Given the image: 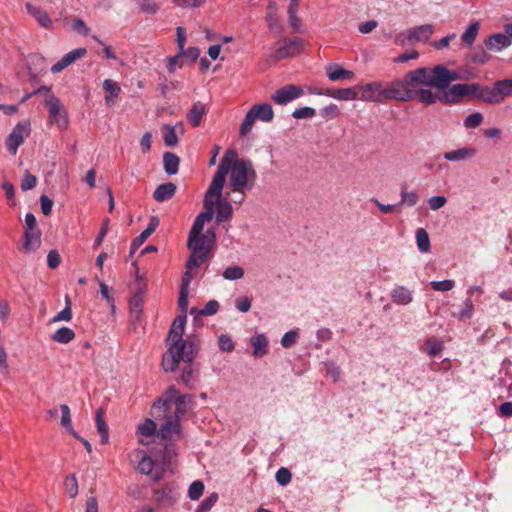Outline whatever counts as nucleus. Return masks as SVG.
<instances>
[{
  "label": "nucleus",
  "instance_id": "1a4fd4ad",
  "mask_svg": "<svg viewBox=\"0 0 512 512\" xmlns=\"http://www.w3.org/2000/svg\"><path fill=\"white\" fill-rule=\"evenodd\" d=\"M304 41L299 37L285 38L276 43L275 57L276 59H284L298 54L303 46Z\"/></svg>",
  "mask_w": 512,
  "mask_h": 512
},
{
  "label": "nucleus",
  "instance_id": "603ef678",
  "mask_svg": "<svg viewBox=\"0 0 512 512\" xmlns=\"http://www.w3.org/2000/svg\"><path fill=\"white\" fill-rule=\"evenodd\" d=\"M72 319V310L70 307V300L66 298V306L63 310L58 312L52 319V322L70 321Z\"/></svg>",
  "mask_w": 512,
  "mask_h": 512
},
{
  "label": "nucleus",
  "instance_id": "4c0bfd02",
  "mask_svg": "<svg viewBox=\"0 0 512 512\" xmlns=\"http://www.w3.org/2000/svg\"><path fill=\"white\" fill-rule=\"evenodd\" d=\"M61 411V425L69 432L73 437L80 438V435L73 429L70 408L66 404L60 405Z\"/></svg>",
  "mask_w": 512,
  "mask_h": 512
},
{
  "label": "nucleus",
  "instance_id": "8fccbe9b",
  "mask_svg": "<svg viewBox=\"0 0 512 512\" xmlns=\"http://www.w3.org/2000/svg\"><path fill=\"white\" fill-rule=\"evenodd\" d=\"M204 491V484L200 480L194 481L188 489V497L191 500H198Z\"/></svg>",
  "mask_w": 512,
  "mask_h": 512
},
{
  "label": "nucleus",
  "instance_id": "bf43d9fd",
  "mask_svg": "<svg viewBox=\"0 0 512 512\" xmlns=\"http://www.w3.org/2000/svg\"><path fill=\"white\" fill-rule=\"evenodd\" d=\"M219 348L224 352H231L234 350V342L232 338L227 334H221L218 339Z\"/></svg>",
  "mask_w": 512,
  "mask_h": 512
},
{
  "label": "nucleus",
  "instance_id": "3c124183",
  "mask_svg": "<svg viewBox=\"0 0 512 512\" xmlns=\"http://www.w3.org/2000/svg\"><path fill=\"white\" fill-rule=\"evenodd\" d=\"M430 285L435 291L446 292L454 288L455 282L451 279H446L442 281H432Z\"/></svg>",
  "mask_w": 512,
  "mask_h": 512
},
{
  "label": "nucleus",
  "instance_id": "6e6552de",
  "mask_svg": "<svg viewBox=\"0 0 512 512\" xmlns=\"http://www.w3.org/2000/svg\"><path fill=\"white\" fill-rule=\"evenodd\" d=\"M218 198H209V191L207 190L204 196V207L205 211L200 213L194 220L192 228L189 232V237H195L197 234H201L204 228L205 222H209L213 218L214 203Z\"/></svg>",
  "mask_w": 512,
  "mask_h": 512
},
{
  "label": "nucleus",
  "instance_id": "a211bd4d",
  "mask_svg": "<svg viewBox=\"0 0 512 512\" xmlns=\"http://www.w3.org/2000/svg\"><path fill=\"white\" fill-rule=\"evenodd\" d=\"M27 13L31 15L36 22L45 29L53 28V21L48 13L39 6H35L32 3H26L25 5Z\"/></svg>",
  "mask_w": 512,
  "mask_h": 512
},
{
  "label": "nucleus",
  "instance_id": "c85d7f7f",
  "mask_svg": "<svg viewBox=\"0 0 512 512\" xmlns=\"http://www.w3.org/2000/svg\"><path fill=\"white\" fill-rule=\"evenodd\" d=\"M159 225V219L156 216L150 218L148 226L136 237L131 244V253L141 246L146 239L156 230Z\"/></svg>",
  "mask_w": 512,
  "mask_h": 512
},
{
  "label": "nucleus",
  "instance_id": "e2e57ef3",
  "mask_svg": "<svg viewBox=\"0 0 512 512\" xmlns=\"http://www.w3.org/2000/svg\"><path fill=\"white\" fill-rule=\"evenodd\" d=\"M466 98L470 100H477L480 93L481 85L478 83H465Z\"/></svg>",
  "mask_w": 512,
  "mask_h": 512
},
{
  "label": "nucleus",
  "instance_id": "b1692460",
  "mask_svg": "<svg viewBox=\"0 0 512 512\" xmlns=\"http://www.w3.org/2000/svg\"><path fill=\"white\" fill-rule=\"evenodd\" d=\"M326 96L342 101L357 100V86L349 88L328 89L326 90Z\"/></svg>",
  "mask_w": 512,
  "mask_h": 512
},
{
  "label": "nucleus",
  "instance_id": "ddd939ff",
  "mask_svg": "<svg viewBox=\"0 0 512 512\" xmlns=\"http://www.w3.org/2000/svg\"><path fill=\"white\" fill-rule=\"evenodd\" d=\"M136 435L140 444L149 445L159 436L156 422L150 418L144 419L138 424Z\"/></svg>",
  "mask_w": 512,
  "mask_h": 512
},
{
  "label": "nucleus",
  "instance_id": "a18cd8bd",
  "mask_svg": "<svg viewBox=\"0 0 512 512\" xmlns=\"http://www.w3.org/2000/svg\"><path fill=\"white\" fill-rule=\"evenodd\" d=\"M484 121V115L481 112H474L465 117L463 125L466 129H476Z\"/></svg>",
  "mask_w": 512,
  "mask_h": 512
},
{
  "label": "nucleus",
  "instance_id": "473e14b6",
  "mask_svg": "<svg viewBox=\"0 0 512 512\" xmlns=\"http://www.w3.org/2000/svg\"><path fill=\"white\" fill-rule=\"evenodd\" d=\"M192 403V396L188 394L180 395L176 399V401L173 403V406L175 408L174 413L172 416L177 417L181 419L182 416H184L187 411L190 409Z\"/></svg>",
  "mask_w": 512,
  "mask_h": 512
},
{
  "label": "nucleus",
  "instance_id": "ea45409f",
  "mask_svg": "<svg viewBox=\"0 0 512 512\" xmlns=\"http://www.w3.org/2000/svg\"><path fill=\"white\" fill-rule=\"evenodd\" d=\"M479 29L480 24L477 21L471 22L468 25L465 32L461 36V39L466 46L471 47L473 45L479 33Z\"/></svg>",
  "mask_w": 512,
  "mask_h": 512
},
{
  "label": "nucleus",
  "instance_id": "72a5a7b5",
  "mask_svg": "<svg viewBox=\"0 0 512 512\" xmlns=\"http://www.w3.org/2000/svg\"><path fill=\"white\" fill-rule=\"evenodd\" d=\"M103 88L107 92V95L105 96L106 104L109 106L113 105L121 91L119 84L111 79H106L103 82Z\"/></svg>",
  "mask_w": 512,
  "mask_h": 512
},
{
  "label": "nucleus",
  "instance_id": "5fc2aeb1",
  "mask_svg": "<svg viewBox=\"0 0 512 512\" xmlns=\"http://www.w3.org/2000/svg\"><path fill=\"white\" fill-rule=\"evenodd\" d=\"M192 361H186V363H188L187 366H185L183 369H182V372H181V375H180V380L185 384V385H189L190 382L192 381L193 379V373H194V369L192 367ZM180 362H185V360H180Z\"/></svg>",
  "mask_w": 512,
  "mask_h": 512
},
{
  "label": "nucleus",
  "instance_id": "cd10ccee",
  "mask_svg": "<svg viewBox=\"0 0 512 512\" xmlns=\"http://www.w3.org/2000/svg\"><path fill=\"white\" fill-rule=\"evenodd\" d=\"M250 343L253 347V355L255 357L261 358L268 354V338L265 334H255L251 337Z\"/></svg>",
  "mask_w": 512,
  "mask_h": 512
},
{
  "label": "nucleus",
  "instance_id": "39448f33",
  "mask_svg": "<svg viewBox=\"0 0 512 512\" xmlns=\"http://www.w3.org/2000/svg\"><path fill=\"white\" fill-rule=\"evenodd\" d=\"M274 118V111L270 104L261 103L253 105L246 113L239 129V133L242 137L248 135L256 120L262 122H271Z\"/></svg>",
  "mask_w": 512,
  "mask_h": 512
},
{
  "label": "nucleus",
  "instance_id": "f8f14e48",
  "mask_svg": "<svg viewBox=\"0 0 512 512\" xmlns=\"http://www.w3.org/2000/svg\"><path fill=\"white\" fill-rule=\"evenodd\" d=\"M158 434L165 440L179 438L181 435L180 419L172 416L171 412H165L164 422L160 425Z\"/></svg>",
  "mask_w": 512,
  "mask_h": 512
},
{
  "label": "nucleus",
  "instance_id": "338daca9",
  "mask_svg": "<svg viewBox=\"0 0 512 512\" xmlns=\"http://www.w3.org/2000/svg\"><path fill=\"white\" fill-rule=\"evenodd\" d=\"M218 495L216 493L208 496L199 506L198 512H208L217 502Z\"/></svg>",
  "mask_w": 512,
  "mask_h": 512
},
{
  "label": "nucleus",
  "instance_id": "f3484780",
  "mask_svg": "<svg viewBox=\"0 0 512 512\" xmlns=\"http://www.w3.org/2000/svg\"><path fill=\"white\" fill-rule=\"evenodd\" d=\"M86 54L87 50L83 47L69 51L51 67V72L54 74L61 72L66 67L74 63L76 60L84 57Z\"/></svg>",
  "mask_w": 512,
  "mask_h": 512
},
{
  "label": "nucleus",
  "instance_id": "a19ab883",
  "mask_svg": "<svg viewBox=\"0 0 512 512\" xmlns=\"http://www.w3.org/2000/svg\"><path fill=\"white\" fill-rule=\"evenodd\" d=\"M75 338V332L69 327H61L56 330L51 339L57 343L67 344Z\"/></svg>",
  "mask_w": 512,
  "mask_h": 512
},
{
  "label": "nucleus",
  "instance_id": "c756f323",
  "mask_svg": "<svg viewBox=\"0 0 512 512\" xmlns=\"http://www.w3.org/2000/svg\"><path fill=\"white\" fill-rule=\"evenodd\" d=\"M176 189V185L172 182L163 183L156 187L153 192V198L157 202H164L175 195Z\"/></svg>",
  "mask_w": 512,
  "mask_h": 512
},
{
  "label": "nucleus",
  "instance_id": "c9c22d12",
  "mask_svg": "<svg viewBox=\"0 0 512 512\" xmlns=\"http://www.w3.org/2000/svg\"><path fill=\"white\" fill-rule=\"evenodd\" d=\"M180 159L177 155L171 152H166L163 155L164 170L168 175H174L179 170Z\"/></svg>",
  "mask_w": 512,
  "mask_h": 512
},
{
  "label": "nucleus",
  "instance_id": "393cba45",
  "mask_svg": "<svg viewBox=\"0 0 512 512\" xmlns=\"http://www.w3.org/2000/svg\"><path fill=\"white\" fill-rule=\"evenodd\" d=\"M392 301L397 305H408L413 301V293L404 286H395L390 293Z\"/></svg>",
  "mask_w": 512,
  "mask_h": 512
},
{
  "label": "nucleus",
  "instance_id": "6ab92c4d",
  "mask_svg": "<svg viewBox=\"0 0 512 512\" xmlns=\"http://www.w3.org/2000/svg\"><path fill=\"white\" fill-rule=\"evenodd\" d=\"M476 153V148L465 146L445 152L443 158L449 162H463L472 159Z\"/></svg>",
  "mask_w": 512,
  "mask_h": 512
},
{
  "label": "nucleus",
  "instance_id": "bb28decb",
  "mask_svg": "<svg viewBox=\"0 0 512 512\" xmlns=\"http://www.w3.org/2000/svg\"><path fill=\"white\" fill-rule=\"evenodd\" d=\"M486 47L489 50L501 51L511 45V39L508 34H492L485 41Z\"/></svg>",
  "mask_w": 512,
  "mask_h": 512
},
{
  "label": "nucleus",
  "instance_id": "c03bdc74",
  "mask_svg": "<svg viewBox=\"0 0 512 512\" xmlns=\"http://www.w3.org/2000/svg\"><path fill=\"white\" fill-rule=\"evenodd\" d=\"M222 277L225 280H229V281H235V280L242 279L244 277V269L238 265L228 266L222 272Z\"/></svg>",
  "mask_w": 512,
  "mask_h": 512
},
{
  "label": "nucleus",
  "instance_id": "dca6fc26",
  "mask_svg": "<svg viewBox=\"0 0 512 512\" xmlns=\"http://www.w3.org/2000/svg\"><path fill=\"white\" fill-rule=\"evenodd\" d=\"M162 137L166 146L174 147L178 144V135H183L185 132L184 124L177 122L175 125L165 124L162 126Z\"/></svg>",
  "mask_w": 512,
  "mask_h": 512
},
{
  "label": "nucleus",
  "instance_id": "4be33fe9",
  "mask_svg": "<svg viewBox=\"0 0 512 512\" xmlns=\"http://www.w3.org/2000/svg\"><path fill=\"white\" fill-rule=\"evenodd\" d=\"M214 208H216V221L218 223L229 220L232 217L233 207L227 199L222 198V194L215 201Z\"/></svg>",
  "mask_w": 512,
  "mask_h": 512
},
{
  "label": "nucleus",
  "instance_id": "a878e982",
  "mask_svg": "<svg viewBox=\"0 0 512 512\" xmlns=\"http://www.w3.org/2000/svg\"><path fill=\"white\" fill-rule=\"evenodd\" d=\"M478 101L489 105L501 104V98L498 95L496 85L494 84L493 87L481 85Z\"/></svg>",
  "mask_w": 512,
  "mask_h": 512
},
{
  "label": "nucleus",
  "instance_id": "864d4df0",
  "mask_svg": "<svg viewBox=\"0 0 512 512\" xmlns=\"http://www.w3.org/2000/svg\"><path fill=\"white\" fill-rule=\"evenodd\" d=\"M177 455L176 446L173 444H167L164 447V454L161 459L163 466L170 465L172 463L173 458Z\"/></svg>",
  "mask_w": 512,
  "mask_h": 512
},
{
  "label": "nucleus",
  "instance_id": "58836bf2",
  "mask_svg": "<svg viewBox=\"0 0 512 512\" xmlns=\"http://www.w3.org/2000/svg\"><path fill=\"white\" fill-rule=\"evenodd\" d=\"M104 411L99 408L95 414L97 430L101 436V443L107 444L109 442L108 426L103 418Z\"/></svg>",
  "mask_w": 512,
  "mask_h": 512
},
{
  "label": "nucleus",
  "instance_id": "2eb2a0df",
  "mask_svg": "<svg viewBox=\"0 0 512 512\" xmlns=\"http://www.w3.org/2000/svg\"><path fill=\"white\" fill-rule=\"evenodd\" d=\"M216 235L214 230H207L205 233L197 234V236L188 238V248H200V251L209 253L212 245L214 244Z\"/></svg>",
  "mask_w": 512,
  "mask_h": 512
},
{
  "label": "nucleus",
  "instance_id": "20e7f679",
  "mask_svg": "<svg viewBox=\"0 0 512 512\" xmlns=\"http://www.w3.org/2000/svg\"><path fill=\"white\" fill-rule=\"evenodd\" d=\"M465 83L448 84L443 88H431V91H422L423 105L431 106L438 102L457 104L466 98Z\"/></svg>",
  "mask_w": 512,
  "mask_h": 512
},
{
  "label": "nucleus",
  "instance_id": "0eeeda50",
  "mask_svg": "<svg viewBox=\"0 0 512 512\" xmlns=\"http://www.w3.org/2000/svg\"><path fill=\"white\" fill-rule=\"evenodd\" d=\"M358 99L366 102L384 103L388 101L386 86L380 81H373L364 85L357 86Z\"/></svg>",
  "mask_w": 512,
  "mask_h": 512
},
{
  "label": "nucleus",
  "instance_id": "423d86ee",
  "mask_svg": "<svg viewBox=\"0 0 512 512\" xmlns=\"http://www.w3.org/2000/svg\"><path fill=\"white\" fill-rule=\"evenodd\" d=\"M45 105L49 111V124L56 125L60 130H66L69 124L67 112L61 101L53 94L45 99Z\"/></svg>",
  "mask_w": 512,
  "mask_h": 512
},
{
  "label": "nucleus",
  "instance_id": "7c9ffc66",
  "mask_svg": "<svg viewBox=\"0 0 512 512\" xmlns=\"http://www.w3.org/2000/svg\"><path fill=\"white\" fill-rule=\"evenodd\" d=\"M412 41L414 42H427L434 32V26L431 24H424L410 28Z\"/></svg>",
  "mask_w": 512,
  "mask_h": 512
},
{
  "label": "nucleus",
  "instance_id": "052dcab7",
  "mask_svg": "<svg viewBox=\"0 0 512 512\" xmlns=\"http://www.w3.org/2000/svg\"><path fill=\"white\" fill-rule=\"evenodd\" d=\"M316 111L311 107H301L297 108L293 111L292 116L295 119H308L312 118L315 115Z\"/></svg>",
  "mask_w": 512,
  "mask_h": 512
},
{
  "label": "nucleus",
  "instance_id": "f03ea898",
  "mask_svg": "<svg viewBox=\"0 0 512 512\" xmlns=\"http://www.w3.org/2000/svg\"><path fill=\"white\" fill-rule=\"evenodd\" d=\"M191 280V273L185 271L178 298V306L182 314L175 318L170 327L169 334L166 338L167 351L162 357L161 365L165 372L176 371L180 360L191 361L196 357L199 350V342L196 337L189 336L183 339L187 320L186 311L188 309V294Z\"/></svg>",
  "mask_w": 512,
  "mask_h": 512
},
{
  "label": "nucleus",
  "instance_id": "9d476101",
  "mask_svg": "<svg viewBox=\"0 0 512 512\" xmlns=\"http://www.w3.org/2000/svg\"><path fill=\"white\" fill-rule=\"evenodd\" d=\"M128 459L134 468L141 474L148 475L152 472L155 462L146 451L136 448L128 454Z\"/></svg>",
  "mask_w": 512,
  "mask_h": 512
},
{
  "label": "nucleus",
  "instance_id": "9b49d317",
  "mask_svg": "<svg viewBox=\"0 0 512 512\" xmlns=\"http://www.w3.org/2000/svg\"><path fill=\"white\" fill-rule=\"evenodd\" d=\"M30 122L23 121L18 123L9 134L7 138V149L13 155L17 153L19 146L24 142V139L30 134Z\"/></svg>",
  "mask_w": 512,
  "mask_h": 512
},
{
  "label": "nucleus",
  "instance_id": "09e8293b",
  "mask_svg": "<svg viewBox=\"0 0 512 512\" xmlns=\"http://www.w3.org/2000/svg\"><path fill=\"white\" fill-rule=\"evenodd\" d=\"M64 486L66 492L71 498H74L78 494V482L74 474L68 475L64 480Z\"/></svg>",
  "mask_w": 512,
  "mask_h": 512
},
{
  "label": "nucleus",
  "instance_id": "de8ad7c7",
  "mask_svg": "<svg viewBox=\"0 0 512 512\" xmlns=\"http://www.w3.org/2000/svg\"><path fill=\"white\" fill-rule=\"evenodd\" d=\"M218 310H219L218 301L210 300L205 304L204 308L202 310H200L199 312H197V310L195 308H192L191 314L197 313V314L203 315V316H211V315L216 314Z\"/></svg>",
  "mask_w": 512,
  "mask_h": 512
},
{
  "label": "nucleus",
  "instance_id": "2f4dec72",
  "mask_svg": "<svg viewBox=\"0 0 512 512\" xmlns=\"http://www.w3.org/2000/svg\"><path fill=\"white\" fill-rule=\"evenodd\" d=\"M206 114V109L204 104L201 102H195L191 109L187 113V120L191 124L193 128L200 126L204 115Z\"/></svg>",
  "mask_w": 512,
  "mask_h": 512
},
{
  "label": "nucleus",
  "instance_id": "79ce46f5",
  "mask_svg": "<svg viewBox=\"0 0 512 512\" xmlns=\"http://www.w3.org/2000/svg\"><path fill=\"white\" fill-rule=\"evenodd\" d=\"M416 244L417 248L421 253H428L430 251V238L427 231L424 228L416 230Z\"/></svg>",
  "mask_w": 512,
  "mask_h": 512
},
{
  "label": "nucleus",
  "instance_id": "49530a36",
  "mask_svg": "<svg viewBox=\"0 0 512 512\" xmlns=\"http://www.w3.org/2000/svg\"><path fill=\"white\" fill-rule=\"evenodd\" d=\"M400 196H401V200L398 205L406 204L409 207H412V206L416 205L417 202L419 201V194L414 190L407 191L405 189H402Z\"/></svg>",
  "mask_w": 512,
  "mask_h": 512
},
{
  "label": "nucleus",
  "instance_id": "6e6d98bb",
  "mask_svg": "<svg viewBox=\"0 0 512 512\" xmlns=\"http://www.w3.org/2000/svg\"><path fill=\"white\" fill-rule=\"evenodd\" d=\"M298 336L299 334L297 329H293L286 332L281 339V345L284 348H289L293 346L297 342Z\"/></svg>",
  "mask_w": 512,
  "mask_h": 512
},
{
  "label": "nucleus",
  "instance_id": "0e129e2a",
  "mask_svg": "<svg viewBox=\"0 0 512 512\" xmlns=\"http://www.w3.org/2000/svg\"><path fill=\"white\" fill-rule=\"evenodd\" d=\"M320 115L325 118H336L339 115V108L335 104H329L320 110Z\"/></svg>",
  "mask_w": 512,
  "mask_h": 512
},
{
  "label": "nucleus",
  "instance_id": "f704fd0d",
  "mask_svg": "<svg viewBox=\"0 0 512 512\" xmlns=\"http://www.w3.org/2000/svg\"><path fill=\"white\" fill-rule=\"evenodd\" d=\"M190 251H191V255L186 264V271H188L189 273L192 269L201 266L206 261L208 254H209V253L200 251V248H197V250L190 249Z\"/></svg>",
  "mask_w": 512,
  "mask_h": 512
},
{
  "label": "nucleus",
  "instance_id": "69168bd1",
  "mask_svg": "<svg viewBox=\"0 0 512 512\" xmlns=\"http://www.w3.org/2000/svg\"><path fill=\"white\" fill-rule=\"evenodd\" d=\"M37 179L34 175L26 172L22 181H21V189L23 191L31 190L36 186Z\"/></svg>",
  "mask_w": 512,
  "mask_h": 512
},
{
  "label": "nucleus",
  "instance_id": "5701e85b",
  "mask_svg": "<svg viewBox=\"0 0 512 512\" xmlns=\"http://www.w3.org/2000/svg\"><path fill=\"white\" fill-rule=\"evenodd\" d=\"M180 395L179 391L174 386H171L164 392L162 397L154 403V407L161 406L164 412H171L173 403Z\"/></svg>",
  "mask_w": 512,
  "mask_h": 512
},
{
  "label": "nucleus",
  "instance_id": "4d7b16f0",
  "mask_svg": "<svg viewBox=\"0 0 512 512\" xmlns=\"http://www.w3.org/2000/svg\"><path fill=\"white\" fill-rule=\"evenodd\" d=\"M427 202L431 210L437 211L447 204V198L443 195H436L430 197Z\"/></svg>",
  "mask_w": 512,
  "mask_h": 512
},
{
  "label": "nucleus",
  "instance_id": "4468645a",
  "mask_svg": "<svg viewBox=\"0 0 512 512\" xmlns=\"http://www.w3.org/2000/svg\"><path fill=\"white\" fill-rule=\"evenodd\" d=\"M304 93L301 87L289 84L276 90L271 99L278 105H286L287 103L299 98Z\"/></svg>",
  "mask_w": 512,
  "mask_h": 512
},
{
  "label": "nucleus",
  "instance_id": "7ed1b4c3",
  "mask_svg": "<svg viewBox=\"0 0 512 512\" xmlns=\"http://www.w3.org/2000/svg\"><path fill=\"white\" fill-rule=\"evenodd\" d=\"M227 175H229L231 189L242 195L254 187L257 179V173L252 162L248 159L239 158L236 151L229 149L222 157L207 189L209 191V198L212 196L215 198L220 197Z\"/></svg>",
  "mask_w": 512,
  "mask_h": 512
},
{
  "label": "nucleus",
  "instance_id": "774afa93",
  "mask_svg": "<svg viewBox=\"0 0 512 512\" xmlns=\"http://www.w3.org/2000/svg\"><path fill=\"white\" fill-rule=\"evenodd\" d=\"M179 53L181 57L188 58L192 62L196 61L200 56V50L197 47H189L187 49L183 47V50H179Z\"/></svg>",
  "mask_w": 512,
  "mask_h": 512
},
{
  "label": "nucleus",
  "instance_id": "13d9d810",
  "mask_svg": "<svg viewBox=\"0 0 512 512\" xmlns=\"http://www.w3.org/2000/svg\"><path fill=\"white\" fill-rule=\"evenodd\" d=\"M275 478L279 485L286 486L290 483L292 475L287 468L282 467L277 470Z\"/></svg>",
  "mask_w": 512,
  "mask_h": 512
},
{
  "label": "nucleus",
  "instance_id": "680f3d73",
  "mask_svg": "<svg viewBox=\"0 0 512 512\" xmlns=\"http://www.w3.org/2000/svg\"><path fill=\"white\" fill-rule=\"evenodd\" d=\"M394 43L398 46H406L408 44H412V37L410 30L407 29L403 32L398 33L394 38Z\"/></svg>",
  "mask_w": 512,
  "mask_h": 512
},
{
  "label": "nucleus",
  "instance_id": "aec40b11",
  "mask_svg": "<svg viewBox=\"0 0 512 512\" xmlns=\"http://www.w3.org/2000/svg\"><path fill=\"white\" fill-rule=\"evenodd\" d=\"M327 77L330 81H340V80H353L355 78V74L351 70H347L343 68L339 64H328L325 67Z\"/></svg>",
  "mask_w": 512,
  "mask_h": 512
},
{
  "label": "nucleus",
  "instance_id": "e433bc0d",
  "mask_svg": "<svg viewBox=\"0 0 512 512\" xmlns=\"http://www.w3.org/2000/svg\"><path fill=\"white\" fill-rule=\"evenodd\" d=\"M443 349L444 343L435 337H430L426 339V341L424 342L423 351L427 353L430 357H435L439 355L443 351Z\"/></svg>",
  "mask_w": 512,
  "mask_h": 512
},
{
  "label": "nucleus",
  "instance_id": "f257e3e1",
  "mask_svg": "<svg viewBox=\"0 0 512 512\" xmlns=\"http://www.w3.org/2000/svg\"><path fill=\"white\" fill-rule=\"evenodd\" d=\"M460 78L456 71L449 70L443 65L434 68L421 67L409 71L403 78L393 80L386 86L389 100L408 102L421 100L422 91H431V88H443Z\"/></svg>",
  "mask_w": 512,
  "mask_h": 512
},
{
  "label": "nucleus",
  "instance_id": "37998d69",
  "mask_svg": "<svg viewBox=\"0 0 512 512\" xmlns=\"http://www.w3.org/2000/svg\"><path fill=\"white\" fill-rule=\"evenodd\" d=\"M498 95L501 98V103L505 98L512 96V79L506 78L495 82Z\"/></svg>",
  "mask_w": 512,
  "mask_h": 512
},
{
  "label": "nucleus",
  "instance_id": "412c9836",
  "mask_svg": "<svg viewBox=\"0 0 512 512\" xmlns=\"http://www.w3.org/2000/svg\"><path fill=\"white\" fill-rule=\"evenodd\" d=\"M41 232H24L21 251L26 254L36 252L41 246Z\"/></svg>",
  "mask_w": 512,
  "mask_h": 512
}]
</instances>
